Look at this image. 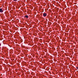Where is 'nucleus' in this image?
Returning <instances> with one entry per match:
<instances>
[{"label": "nucleus", "mask_w": 78, "mask_h": 78, "mask_svg": "<svg viewBox=\"0 0 78 78\" xmlns=\"http://www.w3.org/2000/svg\"><path fill=\"white\" fill-rule=\"evenodd\" d=\"M1 45V44H0V46Z\"/></svg>", "instance_id": "obj_5"}, {"label": "nucleus", "mask_w": 78, "mask_h": 78, "mask_svg": "<svg viewBox=\"0 0 78 78\" xmlns=\"http://www.w3.org/2000/svg\"><path fill=\"white\" fill-rule=\"evenodd\" d=\"M3 12V11L2 9H0V12Z\"/></svg>", "instance_id": "obj_1"}, {"label": "nucleus", "mask_w": 78, "mask_h": 78, "mask_svg": "<svg viewBox=\"0 0 78 78\" xmlns=\"http://www.w3.org/2000/svg\"><path fill=\"white\" fill-rule=\"evenodd\" d=\"M25 17L26 18H28V16L27 15L25 16Z\"/></svg>", "instance_id": "obj_3"}, {"label": "nucleus", "mask_w": 78, "mask_h": 78, "mask_svg": "<svg viewBox=\"0 0 78 78\" xmlns=\"http://www.w3.org/2000/svg\"><path fill=\"white\" fill-rule=\"evenodd\" d=\"M47 16V14L45 13H43V16L45 17Z\"/></svg>", "instance_id": "obj_2"}, {"label": "nucleus", "mask_w": 78, "mask_h": 78, "mask_svg": "<svg viewBox=\"0 0 78 78\" xmlns=\"http://www.w3.org/2000/svg\"><path fill=\"white\" fill-rule=\"evenodd\" d=\"M13 1L16 2V1H17V0H13Z\"/></svg>", "instance_id": "obj_4"}]
</instances>
